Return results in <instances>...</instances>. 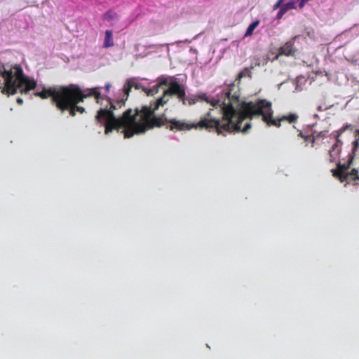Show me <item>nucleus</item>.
I'll return each instance as SVG.
<instances>
[{
    "label": "nucleus",
    "instance_id": "nucleus-16",
    "mask_svg": "<svg viewBox=\"0 0 359 359\" xmlns=\"http://www.w3.org/2000/svg\"><path fill=\"white\" fill-rule=\"evenodd\" d=\"M296 1L294 0H290L287 3L283 5V8L288 11L290 9L295 8Z\"/></svg>",
    "mask_w": 359,
    "mask_h": 359
},
{
    "label": "nucleus",
    "instance_id": "nucleus-33",
    "mask_svg": "<svg viewBox=\"0 0 359 359\" xmlns=\"http://www.w3.org/2000/svg\"><path fill=\"white\" fill-rule=\"evenodd\" d=\"M147 93V95H149L150 93H152L153 91H145Z\"/></svg>",
    "mask_w": 359,
    "mask_h": 359
},
{
    "label": "nucleus",
    "instance_id": "nucleus-21",
    "mask_svg": "<svg viewBox=\"0 0 359 359\" xmlns=\"http://www.w3.org/2000/svg\"><path fill=\"white\" fill-rule=\"evenodd\" d=\"M90 94L88 95H94L95 98L97 99V102H99V100L100 99V91H96V90H94V91H90Z\"/></svg>",
    "mask_w": 359,
    "mask_h": 359
},
{
    "label": "nucleus",
    "instance_id": "nucleus-12",
    "mask_svg": "<svg viewBox=\"0 0 359 359\" xmlns=\"http://www.w3.org/2000/svg\"><path fill=\"white\" fill-rule=\"evenodd\" d=\"M102 18L112 25L114 22L119 20V15L114 10L109 9L102 15Z\"/></svg>",
    "mask_w": 359,
    "mask_h": 359
},
{
    "label": "nucleus",
    "instance_id": "nucleus-17",
    "mask_svg": "<svg viewBox=\"0 0 359 359\" xmlns=\"http://www.w3.org/2000/svg\"><path fill=\"white\" fill-rule=\"evenodd\" d=\"M353 65L359 67V53H356L348 60Z\"/></svg>",
    "mask_w": 359,
    "mask_h": 359
},
{
    "label": "nucleus",
    "instance_id": "nucleus-30",
    "mask_svg": "<svg viewBox=\"0 0 359 359\" xmlns=\"http://www.w3.org/2000/svg\"><path fill=\"white\" fill-rule=\"evenodd\" d=\"M22 94H25L27 95L29 91H27V90H25V91H20Z\"/></svg>",
    "mask_w": 359,
    "mask_h": 359
},
{
    "label": "nucleus",
    "instance_id": "nucleus-36",
    "mask_svg": "<svg viewBox=\"0 0 359 359\" xmlns=\"http://www.w3.org/2000/svg\"><path fill=\"white\" fill-rule=\"evenodd\" d=\"M197 37H198V35L195 36L193 38V39H192V40H194V39H197Z\"/></svg>",
    "mask_w": 359,
    "mask_h": 359
},
{
    "label": "nucleus",
    "instance_id": "nucleus-31",
    "mask_svg": "<svg viewBox=\"0 0 359 359\" xmlns=\"http://www.w3.org/2000/svg\"><path fill=\"white\" fill-rule=\"evenodd\" d=\"M126 95V98L128 97V95H129V92L130 91H128V90H126V91H123Z\"/></svg>",
    "mask_w": 359,
    "mask_h": 359
},
{
    "label": "nucleus",
    "instance_id": "nucleus-15",
    "mask_svg": "<svg viewBox=\"0 0 359 359\" xmlns=\"http://www.w3.org/2000/svg\"><path fill=\"white\" fill-rule=\"evenodd\" d=\"M259 20H254L253 22H252L249 25V26L248 27V28L246 29V32H245V36H251L253 34L254 30L259 25Z\"/></svg>",
    "mask_w": 359,
    "mask_h": 359
},
{
    "label": "nucleus",
    "instance_id": "nucleus-4",
    "mask_svg": "<svg viewBox=\"0 0 359 359\" xmlns=\"http://www.w3.org/2000/svg\"><path fill=\"white\" fill-rule=\"evenodd\" d=\"M187 76L177 74L169 76L163 74L156 80H149L146 78L131 77L126 80L121 90H185Z\"/></svg>",
    "mask_w": 359,
    "mask_h": 359
},
{
    "label": "nucleus",
    "instance_id": "nucleus-9",
    "mask_svg": "<svg viewBox=\"0 0 359 359\" xmlns=\"http://www.w3.org/2000/svg\"><path fill=\"white\" fill-rule=\"evenodd\" d=\"M297 38L294 36L292 40L286 42L283 46L278 49V54L275 57L273 60L278 58L279 55L285 56H294L297 49L294 47V40Z\"/></svg>",
    "mask_w": 359,
    "mask_h": 359
},
{
    "label": "nucleus",
    "instance_id": "nucleus-35",
    "mask_svg": "<svg viewBox=\"0 0 359 359\" xmlns=\"http://www.w3.org/2000/svg\"><path fill=\"white\" fill-rule=\"evenodd\" d=\"M354 144H355V146L358 144V141H357V140L354 141Z\"/></svg>",
    "mask_w": 359,
    "mask_h": 359
},
{
    "label": "nucleus",
    "instance_id": "nucleus-13",
    "mask_svg": "<svg viewBox=\"0 0 359 359\" xmlns=\"http://www.w3.org/2000/svg\"><path fill=\"white\" fill-rule=\"evenodd\" d=\"M114 46L113 32L111 30H106L104 40L103 43L104 48H109Z\"/></svg>",
    "mask_w": 359,
    "mask_h": 359
},
{
    "label": "nucleus",
    "instance_id": "nucleus-14",
    "mask_svg": "<svg viewBox=\"0 0 359 359\" xmlns=\"http://www.w3.org/2000/svg\"><path fill=\"white\" fill-rule=\"evenodd\" d=\"M327 131H321V132H314L313 134L312 135V138H311V146L312 147H314V144H315V142L316 140H318V139L320 138H322V139H324V138H326L327 137Z\"/></svg>",
    "mask_w": 359,
    "mask_h": 359
},
{
    "label": "nucleus",
    "instance_id": "nucleus-3",
    "mask_svg": "<svg viewBox=\"0 0 359 359\" xmlns=\"http://www.w3.org/2000/svg\"><path fill=\"white\" fill-rule=\"evenodd\" d=\"M262 116V120L269 126L280 127L282 121H287L290 123H294L298 116L294 114L283 116L280 118H273L271 103L265 100H261L256 102H243L240 110H236L234 107H228L225 116L229 118L234 117V125H238L235 132L242 131L247 133L251 128L250 122L245 123L242 128L243 122L247 118H252L253 116Z\"/></svg>",
    "mask_w": 359,
    "mask_h": 359
},
{
    "label": "nucleus",
    "instance_id": "nucleus-19",
    "mask_svg": "<svg viewBox=\"0 0 359 359\" xmlns=\"http://www.w3.org/2000/svg\"><path fill=\"white\" fill-rule=\"evenodd\" d=\"M286 12L287 11L283 7H281L278 12L277 13L276 19H281Z\"/></svg>",
    "mask_w": 359,
    "mask_h": 359
},
{
    "label": "nucleus",
    "instance_id": "nucleus-22",
    "mask_svg": "<svg viewBox=\"0 0 359 359\" xmlns=\"http://www.w3.org/2000/svg\"><path fill=\"white\" fill-rule=\"evenodd\" d=\"M4 94H6L8 97H10L11 95H15V93H18V91H14V90H12V91H1Z\"/></svg>",
    "mask_w": 359,
    "mask_h": 359
},
{
    "label": "nucleus",
    "instance_id": "nucleus-7",
    "mask_svg": "<svg viewBox=\"0 0 359 359\" xmlns=\"http://www.w3.org/2000/svg\"><path fill=\"white\" fill-rule=\"evenodd\" d=\"M83 91L78 93H65L69 97V101H65L64 104L67 105L65 110H69L70 115L75 116L76 111L82 114L84 111V108L82 107L77 106L76 104L83 101Z\"/></svg>",
    "mask_w": 359,
    "mask_h": 359
},
{
    "label": "nucleus",
    "instance_id": "nucleus-32",
    "mask_svg": "<svg viewBox=\"0 0 359 359\" xmlns=\"http://www.w3.org/2000/svg\"><path fill=\"white\" fill-rule=\"evenodd\" d=\"M278 1L280 2V4L283 5L285 0H278Z\"/></svg>",
    "mask_w": 359,
    "mask_h": 359
},
{
    "label": "nucleus",
    "instance_id": "nucleus-5",
    "mask_svg": "<svg viewBox=\"0 0 359 359\" xmlns=\"http://www.w3.org/2000/svg\"><path fill=\"white\" fill-rule=\"evenodd\" d=\"M78 92L79 91H35L34 95L42 99L51 97L53 103L56 105L57 108L64 111L67 108V105L64 104L65 101H69V97L65 93Z\"/></svg>",
    "mask_w": 359,
    "mask_h": 359
},
{
    "label": "nucleus",
    "instance_id": "nucleus-24",
    "mask_svg": "<svg viewBox=\"0 0 359 359\" xmlns=\"http://www.w3.org/2000/svg\"><path fill=\"white\" fill-rule=\"evenodd\" d=\"M192 40L185 39L184 41H177L175 42L176 44L180 45L184 43H191Z\"/></svg>",
    "mask_w": 359,
    "mask_h": 359
},
{
    "label": "nucleus",
    "instance_id": "nucleus-23",
    "mask_svg": "<svg viewBox=\"0 0 359 359\" xmlns=\"http://www.w3.org/2000/svg\"><path fill=\"white\" fill-rule=\"evenodd\" d=\"M283 6L282 4H280V2L277 1L273 6V10H276L278 8H280Z\"/></svg>",
    "mask_w": 359,
    "mask_h": 359
},
{
    "label": "nucleus",
    "instance_id": "nucleus-37",
    "mask_svg": "<svg viewBox=\"0 0 359 359\" xmlns=\"http://www.w3.org/2000/svg\"><path fill=\"white\" fill-rule=\"evenodd\" d=\"M238 97H239V95H236V96H235V98H236V100H238Z\"/></svg>",
    "mask_w": 359,
    "mask_h": 359
},
{
    "label": "nucleus",
    "instance_id": "nucleus-10",
    "mask_svg": "<svg viewBox=\"0 0 359 359\" xmlns=\"http://www.w3.org/2000/svg\"><path fill=\"white\" fill-rule=\"evenodd\" d=\"M308 81L306 79H305L303 76H297L296 80H291V81H286L285 82H283L278 85V88H280L281 86L284 85L290 84L292 86L295 87V90H301L302 86L304 85L305 83H306Z\"/></svg>",
    "mask_w": 359,
    "mask_h": 359
},
{
    "label": "nucleus",
    "instance_id": "nucleus-29",
    "mask_svg": "<svg viewBox=\"0 0 359 359\" xmlns=\"http://www.w3.org/2000/svg\"><path fill=\"white\" fill-rule=\"evenodd\" d=\"M226 94L227 97H229V99H230L231 91L230 90L226 91Z\"/></svg>",
    "mask_w": 359,
    "mask_h": 359
},
{
    "label": "nucleus",
    "instance_id": "nucleus-28",
    "mask_svg": "<svg viewBox=\"0 0 359 359\" xmlns=\"http://www.w3.org/2000/svg\"><path fill=\"white\" fill-rule=\"evenodd\" d=\"M219 101L218 100H215L214 102H212L211 104H212V105L215 106L217 104H219Z\"/></svg>",
    "mask_w": 359,
    "mask_h": 359
},
{
    "label": "nucleus",
    "instance_id": "nucleus-11",
    "mask_svg": "<svg viewBox=\"0 0 359 359\" xmlns=\"http://www.w3.org/2000/svg\"><path fill=\"white\" fill-rule=\"evenodd\" d=\"M250 77H251L250 69L245 68L239 72V74L237 76L236 79L233 82H230L229 83H225V84L231 88L234 87V86L238 87V84L241 83V79L243 78H247L248 79H250Z\"/></svg>",
    "mask_w": 359,
    "mask_h": 359
},
{
    "label": "nucleus",
    "instance_id": "nucleus-25",
    "mask_svg": "<svg viewBox=\"0 0 359 359\" xmlns=\"http://www.w3.org/2000/svg\"><path fill=\"white\" fill-rule=\"evenodd\" d=\"M331 106H332V105L330 104V105H329L328 107H327V106H326V107H323V106H321V105H318V106L317 107V109H318V111H323V110H325V109H328V108H329V107H330Z\"/></svg>",
    "mask_w": 359,
    "mask_h": 359
},
{
    "label": "nucleus",
    "instance_id": "nucleus-26",
    "mask_svg": "<svg viewBox=\"0 0 359 359\" xmlns=\"http://www.w3.org/2000/svg\"><path fill=\"white\" fill-rule=\"evenodd\" d=\"M16 102L17 103L19 104V105H21L23 103V100L21 97H18L17 99H16Z\"/></svg>",
    "mask_w": 359,
    "mask_h": 359
},
{
    "label": "nucleus",
    "instance_id": "nucleus-1",
    "mask_svg": "<svg viewBox=\"0 0 359 359\" xmlns=\"http://www.w3.org/2000/svg\"><path fill=\"white\" fill-rule=\"evenodd\" d=\"M172 95H177L179 97L182 98L185 96V91H163V95L156 100L154 104L151 103L150 106H144L141 109L137 108L134 113L131 109H128L118 118L115 116L113 111L116 109V105L111 99L107 98L106 100L110 104V109H100L97 112L95 121L98 123L104 125L105 134H109L114 130L123 129L121 133L124 134L125 138H130L134 135L144 133L154 127H161L165 123H169L166 128L172 131L190 130L193 128L209 130L215 129L218 135L222 134V131L235 132V129L238 127V125H234V117L229 118L225 116L228 107H233L231 102L223 104L222 121L209 118L210 112L196 123H189L185 120L167 119L163 116H156L154 111L160 106L166 104L168 101V97Z\"/></svg>",
    "mask_w": 359,
    "mask_h": 359
},
{
    "label": "nucleus",
    "instance_id": "nucleus-8",
    "mask_svg": "<svg viewBox=\"0 0 359 359\" xmlns=\"http://www.w3.org/2000/svg\"><path fill=\"white\" fill-rule=\"evenodd\" d=\"M342 132L343 130L335 131L331 134V136L335 139L334 143L329 150L330 162L331 163L334 162L341 153L343 142L339 137Z\"/></svg>",
    "mask_w": 359,
    "mask_h": 359
},
{
    "label": "nucleus",
    "instance_id": "nucleus-6",
    "mask_svg": "<svg viewBox=\"0 0 359 359\" xmlns=\"http://www.w3.org/2000/svg\"><path fill=\"white\" fill-rule=\"evenodd\" d=\"M351 161L352 159H350L346 164L338 163L337 168L332 170V175L339 179L341 182H349L351 181H356L359 180L358 172L356 169H352L350 172H346L350 167Z\"/></svg>",
    "mask_w": 359,
    "mask_h": 359
},
{
    "label": "nucleus",
    "instance_id": "nucleus-2",
    "mask_svg": "<svg viewBox=\"0 0 359 359\" xmlns=\"http://www.w3.org/2000/svg\"><path fill=\"white\" fill-rule=\"evenodd\" d=\"M41 90H109L111 87L110 83H107L104 88L96 86L84 88L77 84L67 86H55L46 88L39 84L33 77L26 75L20 65L2 64L0 66V90H35L36 88Z\"/></svg>",
    "mask_w": 359,
    "mask_h": 359
},
{
    "label": "nucleus",
    "instance_id": "nucleus-27",
    "mask_svg": "<svg viewBox=\"0 0 359 359\" xmlns=\"http://www.w3.org/2000/svg\"><path fill=\"white\" fill-rule=\"evenodd\" d=\"M117 104L121 107L123 104H124L123 100H120L117 101Z\"/></svg>",
    "mask_w": 359,
    "mask_h": 359
},
{
    "label": "nucleus",
    "instance_id": "nucleus-18",
    "mask_svg": "<svg viewBox=\"0 0 359 359\" xmlns=\"http://www.w3.org/2000/svg\"><path fill=\"white\" fill-rule=\"evenodd\" d=\"M302 139L304 140L305 142H310L311 143L312 135H305L302 133V132H299V135Z\"/></svg>",
    "mask_w": 359,
    "mask_h": 359
},
{
    "label": "nucleus",
    "instance_id": "nucleus-34",
    "mask_svg": "<svg viewBox=\"0 0 359 359\" xmlns=\"http://www.w3.org/2000/svg\"><path fill=\"white\" fill-rule=\"evenodd\" d=\"M266 63H267V60L264 59V62H263V65H265V64H266Z\"/></svg>",
    "mask_w": 359,
    "mask_h": 359
},
{
    "label": "nucleus",
    "instance_id": "nucleus-20",
    "mask_svg": "<svg viewBox=\"0 0 359 359\" xmlns=\"http://www.w3.org/2000/svg\"><path fill=\"white\" fill-rule=\"evenodd\" d=\"M173 43H170V45H172ZM158 47V48H165V50H166V52L167 53H169V43H166V44H160V45H153L151 46V47Z\"/></svg>",
    "mask_w": 359,
    "mask_h": 359
}]
</instances>
